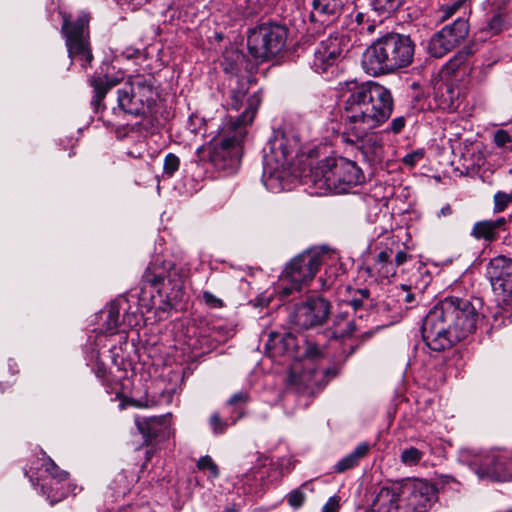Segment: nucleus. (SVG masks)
<instances>
[{
	"label": "nucleus",
	"mask_w": 512,
	"mask_h": 512,
	"mask_svg": "<svg viewBox=\"0 0 512 512\" xmlns=\"http://www.w3.org/2000/svg\"><path fill=\"white\" fill-rule=\"evenodd\" d=\"M341 139L360 149L364 155L376 154L380 147L369 132L391 116L394 101L386 87L373 82L350 80L340 83Z\"/></svg>",
	"instance_id": "1"
},
{
	"label": "nucleus",
	"mask_w": 512,
	"mask_h": 512,
	"mask_svg": "<svg viewBox=\"0 0 512 512\" xmlns=\"http://www.w3.org/2000/svg\"><path fill=\"white\" fill-rule=\"evenodd\" d=\"M483 302L480 298L449 295L426 315L422 337L433 351H444L466 339L476 330Z\"/></svg>",
	"instance_id": "2"
},
{
	"label": "nucleus",
	"mask_w": 512,
	"mask_h": 512,
	"mask_svg": "<svg viewBox=\"0 0 512 512\" xmlns=\"http://www.w3.org/2000/svg\"><path fill=\"white\" fill-rule=\"evenodd\" d=\"M415 44L407 35L388 33L366 48L362 67L372 76L385 75L408 67L414 58Z\"/></svg>",
	"instance_id": "3"
},
{
	"label": "nucleus",
	"mask_w": 512,
	"mask_h": 512,
	"mask_svg": "<svg viewBox=\"0 0 512 512\" xmlns=\"http://www.w3.org/2000/svg\"><path fill=\"white\" fill-rule=\"evenodd\" d=\"M310 180L318 193L344 194L362 184L365 176L355 161L331 156L319 161L310 171Z\"/></svg>",
	"instance_id": "4"
},
{
	"label": "nucleus",
	"mask_w": 512,
	"mask_h": 512,
	"mask_svg": "<svg viewBox=\"0 0 512 512\" xmlns=\"http://www.w3.org/2000/svg\"><path fill=\"white\" fill-rule=\"evenodd\" d=\"M299 143L294 137L284 133H275L263 148L264 186L273 193L281 192L284 180L289 175V168L294 157L298 154Z\"/></svg>",
	"instance_id": "5"
},
{
	"label": "nucleus",
	"mask_w": 512,
	"mask_h": 512,
	"mask_svg": "<svg viewBox=\"0 0 512 512\" xmlns=\"http://www.w3.org/2000/svg\"><path fill=\"white\" fill-rule=\"evenodd\" d=\"M156 82L152 74L129 75L117 90L118 108L132 116H147L158 97Z\"/></svg>",
	"instance_id": "6"
},
{
	"label": "nucleus",
	"mask_w": 512,
	"mask_h": 512,
	"mask_svg": "<svg viewBox=\"0 0 512 512\" xmlns=\"http://www.w3.org/2000/svg\"><path fill=\"white\" fill-rule=\"evenodd\" d=\"M247 131L240 127L223 126L213 138L209 147V161L222 171L232 173L237 170L241 157V143Z\"/></svg>",
	"instance_id": "7"
},
{
	"label": "nucleus",
	"mask_w": 512,
	"mask_h": 512,
	"mask_svg": "<svg viewBox=\"0 0 512 512\" xmlns=\"http://www.w3.org/2000/svg\"><path fill=\"white\" fill-rule=\"evenodd\" d=\"M143 279L152 287L157 288L160 295L165 296L162 305L157 308L158 311L166 312L169 309L177 308L184 298V277L175 266L169 264L166 267L151 263L146 268Z\"/></svg>",
	"instance_id": "8"
},
{
	"label": "nucleus",
	"mask_w": 512,
	"mask_h": 512,
	"mask_svg": "<svg viewBox=\"0 0 512 512\" xmlns=\"http://www.w3.org/2000/svg\"><path fill=\"white\" fill-rule=\"evenodd\" d=\"M229 91L227 97V107L238 114L230 116L231 120L225 126H235L238 128L246 127L252 124L262 98L259 91H250L249 81L233 77L230 79Z\"/></svg>",
	"instance_id": "9"
},
{
	"label": "nucleus",
	"mask_w": 512,
	"mask_h": 512,
	"mask_svg": "<svg viewBox=\"0 0 512 512\" xmlns=\"http://www.w3.org/2000/svg\"><path fill=\"white\" fill-rule=\"evenodd\" d=\"M62 19L61 34L65 38L68 55L71 59L81 61L82 66L86 67V64L93 59L89 42L90 15L80 12L76 18H73L63 13Z\"/></svg>",
	"instance_id": "10"
},
{
	"label": "nucleus",
	"mask_w": 512,
	"mask_h": 512,
	"mask_svg": "<svg viewBox=\"0 0 512 512\" xmlns=\"http://www.w3.org/2000/svg\"><path fill=\"white\" fill-rule=\"evenodd\" d=\"M287 30L276 23H262L248 31L247 47L250 54L261 61L275 57L284 48Z\"/></svg>",
	"instance_id": "11"
},
{
	"label": "nucleus",
	"mask_w": 512,
	"mask_h": 512,
	"mask_svg": "<svg viewBox=\"0 0 512 512\" xmlns=\"http://www.w3.org/2000/svg\"><path fill=\"white\" fill-rule=\"evenodd\" d=\"M326 252L323 249L307 250L291 260L281 276L283 296L289 295L293 290H300L302 285L311 280L319 266L324 262Z\"/></svg>",
	"instance_id": "12"
},
{
	"label": "nucleus",
	"mask_w": 512,
	"mask_h": 512,
	"mask_svg": "<svg viewBox=\"0 0 512 512\" xmlns=\"http://www.w3.org/2000/svg\"><path fill=\"white\" fill-rule=\"evenodd\" d=\"M476 474L494 481L512 480V451L494 449L475 459Z\"/></svg>",
	"instance_id": "13"
},
{
	"label": "nucleus",
	"mask_w": 512,
	"mask_h": 512,
	"mask_svg": "<svg viewBox=\"0 0 512 512\" xmlns=\"http://www.w3.org/2000/svg\"><path fill=\"white\" fill-rule=\"evenodd\" d=\"M468 22L458 18L451 24L445 25L429 40L428 53L435 58H441L453 50L468 34Z\"/></svg>",
	"instance_id": "14"
},
{
	"label": "nucleus",
	"mask_w": 512,
	"mask_h": 512,
	"mask_svg": "<svg viewBox=\"0 0 512 512\" xmlns=\"http://www.w3.org/2000/svg\"><path fill=\"white\" fill-rule=\"evenodd\" d=\"M405 512H427L437 499L435 487L423 480H416L401 487Z\"/></svg>",
	"instance_id": "15"
},
{
	"label": "nucleus",
	"mask_w": 512,
	"mask_h": 512,
	"mask_svg": "<svg viewBox=\"0 0 512 512\" xmlns=\"http://www.w3.org/2000/svg\"><path fill=\"white\" fill-rule=\"evenodd\" d=\"M329 313L330 303L326 299L320 296L311 297L296 306L292 321L295 325L308 329L323 324Z\"/></svg>",
	"instance_id": "16"
},
{
	"label": "nucleus",
	"mask_w": 512,
	"mask_h": 512,
	"mask_svg": "<svg viewBox=\"0 0 512 512\" xmlns=\"http://www.w3.org/2000/svg\"><path fill=\"white\" fill-rule=\"evenodd\" d=\"M343 36L330 35L322 40L314 50L313 59L310 62L312 69L317 73H325L340 60L343 53Z\"/></svg>",
	"instance_id": "17"
},
{
	"label": "nucleus",
	"mask_w": 512,
	"mask_h": 512,
	"mask_svg": "<svg viewBox=\"0 0 512 512\" xmlns=\"http://www.w3.org/2000/svg\"><path fill=\"white\" fill-rule=\"evenodd\" d=\"M413 256L407 252L406 247L397 249L386 247L381 250L374 259L371 271L377 273L382 279H390L397 273V268L411 261Z\"/></svg>",
	"instance_id": "18"
},
{
	"label": "nucleus",
	"mask_w": 512,
	"mask_h": 512,
	"mask_svg": "<svg viewBox=\"0 0 512 512\" xmlns=\"http://www.w3.org/2000/svg\"><path fill=\"white\" fill-rule=\"evenodd\" d=\"M486 275L497 294L504 298L512 296V259L497 256L490 260Z\"/></svg>",
	"instance_id": "19"
},
{
	"label": "nucleus",
	"mask_w": 512,
	"mask_h": 512,
	"mask_svg": "<svg viewBox=\"0 0 512 512\" xmlns=\"http://www.w3.org/2000/svg\"><path fill=\"white\" fill-rule=\"evenodd\" d=\"M430 281L431 276L428 271L425 268H419L408 283L395 288L396 301L400 306L404 305L406 309L416 306Z\"/></svg>",
	"instance_id": "20"
},
{
	"label": "nucleus",
	"mask_w": 512,
	"mask_h": 512,
	"mask_svg": "<svg viewBox=\"0 0 512 512\" xmlns=\"http://www.w3.org/2000/svg\"><path fill=\"white\" fill-rule=\"evenodd\" d=\"M45 471L51 475L52 479L49 483L42 484L41 490L43 494L47 495L50 504L53 505L64 499L68 493L67 488L62 484L68 479V473L59 469L51 459L46 463Z\"/></svg>",
	"instance_id": "21"
},
{
	"label": "nucleus",
	"mask_w": 512,
	"mask_h": 512,
	"mask_svg": "<svg viewBox=\"0 0 512 512\" xmlns=\"http://www.w3.org/2000/svg\"><path fill=\"white\" fill-rule=\"evenodd\" d=\"M509 222L510 218L506 217L477 221L471 229V236L476 240L492 243L499 239L501 232L508 230Z\"/></svg>",
	"instance_id": "22"
},
{
	"label": "nucleus",
	"mask_w": 512,
	"mask_h": 512,
	"mask_svg": "<svg viewBox=\"0 0 512 512\" xmlns=\"http://www.w3.org/2000/svg\"><path fill=\"white\" fill-rule=\"evenodd\" d=\"M313 9L310 14L312 22H319L322 25H328L339 15L343 0H313Z\"/></svg>",
	"instance_id": "23"
},
{
	"label": "nucleus",
	"mask_w": 512,
	"mask_h": 512,
	"mask_svg": "<svg viewBox=\"0 0 512 512\" xmlns=\"http://www.w3.org/2000/svg\"><path fill=\"white\" fill-rule=\"evenodd\" d=\"M265 347L273 356H293L297 347V340L291 333L271 332Z\"/></svg>",
	"instance_id": "24"
},
{
	"label": "nucleus",
	"mask_w": 512,
	"mask_h": 512,
	"mask_svg": "<svg viewBox=\"0 0 512 512\" xmlns=\"http://www.w3.org/2000/svg\"><path fill=\"white\" fill-rule=\"evenodd\" d=\"M136 426L146 441L156 438L166 429L165 416L140 417L135 418Z\"/></svg>",
	"instance_id": "25"
},
{
	"label": "nucleus",
	"mask_w": 512,
	"mask_h": 512,
	"mask_svg": "<svg viewBox=\"0 0 512 512\" xmlns=\"http://www.w3.org/2000/svg\"><path fill=\"white\" fill-rule=\"evenodd\" d=\"M370 449L371 445L368 442L359 443L351 453L334 465V472L343 473L358 466L359 462L369 454Z\"/></svg>",
	"instance_id": "26"
},
{
	"label": "nucleus",
	"mask_w": 512,
	"mask_h": 512,
	"mask_svg": "<svg viewBox=\"0 0 512 512\" xmlns=\"http://www.w3.org/2000/svg\"><path fill=\"white\" fill-rule=\"evenodd\" d=\"M90 84L94 89V97L91 101V105L94 107L95 111L98 112L102 100L105 98L108 90L112 86L116 85V81L104 79L102 77H92Z\"/></svg>",
	"instance_id": "27"
},
{
	"label": "nucleus",
	"mask_w": 512,
	"mask_h": 512,
	"mask_svg": "<svg viewBox=\"0 0 512 512\" xmlns=\"http://www.w3.org/2000/svg\"><path fill=\"white\" fill-rule=\"evenodd\" d=\"M106 319L104 322L105 332L113 335L117 332L120 325V304L118 301H112L106 308Z\"/></svg>",
	"instance_id": "28"
},
{
	"label": "nucleus",
	"mask_w": 512,
	"mask_h": 512,
	"mask_svg": "<svg viewBox=\"0 0 512 512\" xmlns=\"http://www.w3.org/2000/svg\"><path fill=\"white\" fill-rule=\"evenodd\" d=\"M470 52L466 49L459 51L450 61L445 65V70L448 73L455 74L462 72L463 74L469 69L467 64Z\"/></svg>",
	"instance_id": "29"
},
{
	"label": "nucleus",
	"mask_w": 512,
	"mask_h": 512,
	"mask_svg": "<svg viewBox=\"0 0 512 512\" xmlns=\"http://www.w3.org/2000/svg\"><path fill=\"white\" fill-rule=\"evenodd\" d=\"M355 330V325L352 320H350L347 316H340L335 324L333 330V336L335 338H344L352 335Z\"/></svg>",
	"instance_id": "30"
},
{
	"label": "nucleus",
	"mask_w": 512,
	"mask_h": 512,
	"mask_svg": "<svg viewBox=\"0 0 512 512\" xmlns=\"http://www.w3.org/2000/svg\"><path fill=\"white\" fill-rule=\"evenodd\" d=\"M424 454L423 450L411 446L401 451L400 460L406 466H415L421 462Z\"/></svg>",
	"instance_id": "31"
},
{
	"label": "nucleus",
	"mask_w": 512,
	"mask_h": 512,
	"mask_svg": "<svg viewBox=\"0 0 512 512\" xmlns=\"http://www.w3.org/2000/svg\"><path fill=\"white\" fill-rule=\"evenodd\" d=\"M310 486L311 484L309 482H305L303 485H301V487L292 490L287 495L288 504L294 509H299L306 500V495L303 490L309 489Z\"/></svg>",
	"instance_id": "32"
},
{
	"label": "nucleus",
	"mask_w": 512,
	"mask_h": 512,
	"mask_svg": "<svg viewBox=\"0 0 512 512\" xmlns=\"http://www.w3.org/2000/svg\"><path fill=\"white\" fill-rule=\"evenodd\" d=\"M406 0H373L372 6L375 11L384 14L391 13L399 9Z\"/></svg>",
	"instance_id": "33"
},
{
	"label": "nucleus",
	"mask_w": 512,
	"mask_h": 512,
	"mask_svg": "<svg viewBox=\"0 0 512 512\" xmlns=\"http://www.w3.org/2000/svg\"><path fill=\"white\" fill-rule=\"evenodd\" d=\"M494 212L499 213L504 211L509 204L512 203V190L507 193L503 191H498L494 195Z\"/></svg>",
	"instance_id": "34"
},
{
	"label": "nucleus",
	"mask_w": 512,
	"mask_h": 512,
	"mask_svg": "<svg viewBox=\"0 0 512 512\" xmlns=\"http://www.w3.org/2000/svg\"><path fill=\"white\" fill-rule=\"evenodd\" d=\"M209 426L212 433L218 436L225 433L226 429L229 426V423L223 420L218 412H214L209 417Z\"/></svg>",
	"instance_id": "35"
},
{
	"label": "nucleus",
	"mask_w": 512,
	"mask_h": 512,
	"mask_svg": "<svg viewBox=\"0 0 512 512\" xmlns=\"http://www.w3.org/2000/svg\"><path fill=\"white\" fill-rule=\"evenodd\" d=\"M180 159L174 153H168L164 158L163 172L166 176L172 177L179 169Z\"/></svg>",
	"instance_id": "36"
},
{
	"label": "nucleus",
	"mask_w": 512,
	"mask_h": 512,
	"mask_svg": "<svg viewBox=\"0 0 512 512\" xmlns=\"http://www.w3.org/2000/svg\"><path fill=\"white\" fill-rule=\"evenodd\" d=\"M494 142L498 147L512 151V136L506 130H497L494 134Z\"/></svg>",
	"instance_id": "37"
},
{
	"label": "nucleus",
	"mask_w": 512,
	"mask_h": 512,
	"mask_svg": "<svg viewBox=\"0 0 512 512\" xmlns=\"http://www.w3.org/2000/svg\"><path fill=\"white\" fill-rule=\"evenodd\" d=\"M197 467L200 470H209L213 478H217L219 476L218 466L213 461V459L208 455L203 456L198 460Z\"/></svg>",
	"instance_id": "38"
},
{
	"label": "nucleus",
	"mask_w": 512,
	"mask_h": 512,
	"mask_svg": "<svg viewBox=\"0 0 512 512\" xmlns=\"http://www.w3.org/2000/svg\"><path fill=\"white\" fill-rule=\"evenodd\" d=\"M250 400L249 393L247 391H239L233 394L227 401L229 406H233L236 409L246 404Z\"/></svg>",
	"instance_id": "39"
},
{
	"label": "nucleus",
	"mask_w": 512,
	"mask_h": 512,
	"mask_svg": "<svg viewBox=\"0 0 512 512\" xmlns=\"http://www.w3.org/2000/svg\"><path fill=\"white\" fill-rule=\"evenodd\" d=\"M305 362L310 360H316L322 356L321 349L312 343H307V347L305 349Z\"/></svg>",
	"instance_id": "40"
},
{
	"label": "nucleus",
	"mask_w": 512,
	"mask_h": 512,
	"mask_svg": "<svg viewBox=\"0 0 512 512\" xmlns=\"http://www.w3.org/2000/svg\"><path fill=\"white\" fill-rule=\"evenodd\" d=\"M504 26V18L501 14H496L488 23V28L493 34L499 33Z\"/></svg>",
	"instance_id": "41"
},
{
	"label": "nucleus",
	"mask_w": 512,
	"mask_h": 512,
	"mask_svg": "<svg viewBox=\"0 0 512 512\" xmlns=\"http://www.w3.org/2000/svg\"><path fill=\"white\" fill-rule=\"evenodd\" d=\"M405 124H406V119H405V117H404V116L396 117V118H394V119L391 121V123H390V125H389V127H388L387 131H388V132H392V133H394V134H398V133H400V132L402 131V129L405 127Z\"/></svg>",
	"instance_id": "42"
},
{
	"label": "nucleus",
	"mask_w": 512,
	"mask_h": 512,
	"mask_svg": "<svg viewBox=\"0 0 512 512\" xmlns=\"http://www.w3.org/2000/svg\"><path fill=\"white\" fill-rule=\"evenodd\" d=\"M340 498L338 496L330 497L322 507V512H339Z\"/></svg>",
	"instance_id": "43"
},
{
	"label": "nucleus",
	"mask_w": 512,
	"mask_h": 512,
	"mask_svg": "<svg viewBox=\"0 0 512 512\" xmlns=\"http://www.w3.org/2000/svg\"><path fill=\"white\" fill-rule=\"evenodd\" d=\"M423 155H424L423 152L420 150L414 151L412 153L407 154L403 158V163L405 165L413 167L414 165H416V163H418L423 158Z\"/></svg>",
	"instance_id": "44"
},
{
	"label": "nucleus",
	"mask_w": 512,
	"mask_h": 512,
	"mask_svg": "<svg viewBox=\"0 0 512 512\" xmlns=\"http://www.w3.org/2000/svg\"><path fill=\"white\" fill-rule=\"evenodd\" d=\"M203 299L207 305L213 308H219L223 306V302L221 299L216 297L214 294H212L209 291L203 292Z\"/></svg>",
	"instance_id": "45"
},
{
	"label": "nucleus",
	"mask_w": 512,
	"mask_h": 512,
	"mask_svg": "<svg viewBox=\"0 0 512 512\" xmlns=\"http://www.w3.org/2000/svg\"><path fill=\"white\" fill-rule=\"evenodd\" d=\"M451 213H452V209H451L450 205H446L443 208H441L438 216H447V215H450Z\"/></svg>",
	"instance_id": "46"
},
{
	"label": "nucleus",
	"mask_w": 512,
	"mask_h": 512,
	"mask_svg": "<svg viewBox=\"0 0 512 512\" xmlns=\"http://www.w3.org/2000/svg\"><path fill=\"white\" fill-rule=\"evenodd\" d=\"M446 91H447V93L451 94V96H450V103L448 104V107H451V106H453V93H454V90H453L452 87L446 86Z\"/></svg>",
	"instance_id": "47"
},
{
	"label": "nucleus",
	"mask_w": 512,
	"mask_h": 512,
	"mask_svg": "<svg viewBox=\"0 0 512 512\" xmlns=\"http://www.w3.org/2000/svg\"><path fill=\"white\" fill-rule=\"evenodd\" d=\"M351 305L353 306L354 310H356L362 305V301L359 299H353L351 300Z\"/></svg>",
	"instance_id": "48"
},
{
	"label": "nucleus",
	"mask_w": 512,
	"mask_h": 512,
	"mask_svg": "<svg viewBox=\"0 0 512 512\" xmlns=\"http://www.w3.org/2000/svg\"><path fill=\"white\" fill-rule=\"evenodd\" d=\"M359 293L361 294V296L363 298L367 299L369 297V290L368 289H361V290H359Z\"/></svg>",
	"instance_id": "49"
},
{
	"label": "nucleus",
	"mask_w": 512,
	"mask_h": 512,
	"mask_svg": "<svg viewBox=\"0 0 512 512\" xmlns=\"http://www.w3.org/2000/svg\"><path fill=\"white\" fill-rule=\"evenodd\" d=\"M120 337H121V339H124V342H126V340H127V336L126 335H121Z\"/></svg>",
	"instance_id": "50"
}]
</instances>
